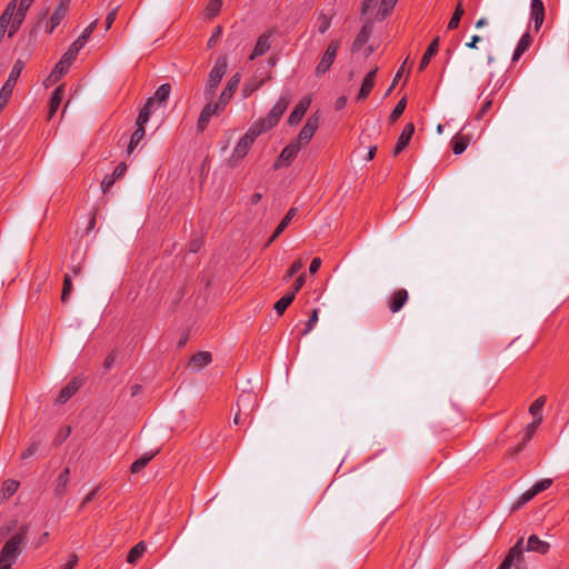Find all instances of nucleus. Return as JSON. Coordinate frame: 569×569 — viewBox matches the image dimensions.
Here are the masks:
<instances>
[{
  "label": "nucleus",
  "mask_w": 569,
  "mask_h": 569,
  "mask_svg": "<svg viewBox=\"0 0 569 569\" xmlns=\"http://www.w3.org/2000/svg\"><path fill=\"white\" fill-rule=\"evenodd\" d=\"M28 526H22L3 546L0 552V569H11L12 563L20 555L21 546L26 542L28 536Z\"/></svg>",
  "instance_id": "1"
},
{
  "label": "nucleus",
  "mask_w": 569,
  "mask_h": 569,
  "mask_svg": "<svg viewBox=\"0 0 569 569\" xmlns=\"http://www.w3.org/2000/svg\"><path fill=\"white\" fill-rule=\"evenodd\" d=\"M34 0H11L2 13H9V17L7 16V19L11 21L12 26L10 28V31L8 33L9 38H12L18 30L20 29L27 11L31 7Z\"/></svg>",
  "instance_id": "2"
},
{
  "label": "nucleus",
  "mask_w": 569,
  "mask_h": 569,
  "mask_svg": "<svg viewBox=\"0 0 569 569\" xmlns=\"http://www.w3.org/2000/svg\"><path fill=\"white\" fill-rule=\"evenodd\" d=\"M259 136V130L256 131V129H252L250 127L248 131L238 141L231 157L228 159V166L231 168L237 167L240 163V161L248 154L254 140Z\"/></svg>",
  "instance_id": "3"
},
{
  "label": "nucleus",
  "mask_w": 569,
  "mask_h": 569,
  "mask_svg": "<svg viewBox=\"0 0 569 569\" xmlns=\"http://www.w3.org/2000/svg\"><path fill=\"white\" fill-rule=\"evenodd\" d=\"M227 60L226 58H219L214 62V66L212 67L211 71L209 72L208 80L206 82V88L203 91V96L206 100L213 99L216 94V90L221 82L223 76L227 71Z\"/></svg>",
  "instance_id": "4"
},
{
  "label": "nucleus",
  "mask_w": 569,
  "mask_h": 569,
  "mask_svg": "<svg viewBox=\"0 0 569 569\" xmlns=\"http://www.w3.org/2000/svg\"><path fill=\"white\" fill-rule=\"evenodd\" d=\"M207 104L204 106V108L202 109L199 118H198V121H197V129L199 132H203L208 126V123L210 122L211 118L214 116V114H219L220 112H222L226 108L224 104H220V101H212L211 100H207Z\"/></svg>",
  "instance_id": "5"
},
{
  "label": "nucleus",
  "mask_w": 569,
  "mask_h": 569,
  "mask_svg": "<svg viewBox=\"0 0 569 569\" xmlns=\"http://www.w3.org/2000/svg\"><path fill=\"white\" fill-rule=\"evenodd\" d=\"M319 121L320 117L318 113L311 114L303 128L300 130L296 143L299 144V147L307 146L310 140L312 139L313 134L316 133L317 129L319 128Z\"/></svg>",
  "instance_id": "6"
},
{
  "label": "nucleus",
  "mask_w": 569,
  "mask_h": 569,
  "mask_svg": "<svg viewBox=\"0 0 569 569\" xmlns=\"http://www.w3.org/2000/svg\"><path fill=\"white\" fill-rule=\"evenodd\" d=\"M339 47H340V40H333L330 42V44L326 49L325 53L322 54L321 60L317 64V68H316L317 76H322L330 69V67L332 66V63L336 59Z\"/></svg>",
  "instance_id": "7"
},
{
  "label": "nucleus",
  "mask_w": 569,
  "mask_h": 569,
  "mask_svg": "<svg viewBox=\"0 0 569 569\" xmlns=\"http://www.w3.org/2000/svg\"><path fill=\"white\" fill-rule=\"evenodd\" d=\"M69 10V0H60L54 12L48 20L46 24V31L48 33H52L54 29L61 23V21L66 18Z\"/></svg>",
  "instance_id": "8"
},
{
  "label": "nucleus",
  "mask_w": 569,
  "mask_h": 569,
  "mask_svg": "<svg viewBox=\"0 0 569 569\" xmlns=\"http://www.w3.org/2000/svg\"><path fill=\"white\" fill-rule=\"evenodd\" d=\"M300 149L301 147H299V144H297L296 142L286 146L282 149L280 156L278 157V160L274 162L273 168L277 170L281 167L289 166L292 162V160L297 157Z\"/></svg>",
  "instance_id": "9"
},
{
  "label": "nucleus",
  "mask_w": 569,
  "mask_h": 569,
  "mask_svg": "<svg viewBox=\"0 0 569 569\" xmlns=\"http://www.w3.org/2000/svg\"><path fill=\"white\" fill-rule=\"evenodd\" d=\"M413 133H415V124L412 122H408L403 127V129L398 138V141L392 150L393 157H397L409 144Z\"/></svg>",
  "instance_id": "10"
},
{
  "label": "nucleus",
  "mask_w": 569,
  "mask_h": 569,
  "mask_svg": "<svg viewBox=\"0 0 569 569\" xmlns=\"http://www.w3.org/2000/svg\"><path fill=\"white\" fill-rule=\"evenodd\" d=\"M409 295L406 289H397L390 296L387 305L392 313L399 312L408 301Z\"/></svg>",
  "instance_id": "11"
},
{
  "label": "nucleus",
  "mask_w": 569,
  "mask_h": 569,
  "mask_svg": "<svg viewBox=\"0 0 569 569\" xmlns=\"http://www.w3.org/2000/svg\"><path fill=\"white\" fill-rule=\"evenodd\" d=\"M237 406L246 416H249L257 406V396L253 392L243 391L238 397Z\"/></svg>",
  "instance_id": "12"
},
{
  "label": "nucleus",
  "mask_w": 569,
  "mask_h": 569,
  "mask_svg": "<svg viewBox=\"0 0 569 569\" xmlns=\"http://www.w3.org/2000/svg\"><path fill=\"white\" fill-rule=\"evenodd\" d=\"M310 103H311V99L309 97H303L298 102V104L295 107V109L291 111V113L288 118V123L290 126H295V124L299 123L302 120V118L305 117L307 110L309 109Z\"/></svg>",
  "instance_id": "13"
},
{
  "label": "nucleus",
  "mask_w": 569,
  "mask_h": 569,
  "mask_svg": "<svg viewBox=\"0 0 569 569\" xmlns=\"http://www.w3.org/2000/svg\"><path fill=\"white\" fill-rule=\"evenodd\" d=\"M272 36L271 31L263 32L257 40L256 46L249 56V60H254L258 57L263 56L271 47L270 38Z\"/></svg>",
  "instance_id": "14"
},
{
  "label": "nucleus",
  "mask_w": 569,
  "mask_h": 569,
  "mask_svg": "<svg viewBox=\"0 0 569 569\" xmlns=\"http://www.w3.org/2000/svg\"><path fill=\"white\" fill-rule=\"evenodd\" d=\"M530 19L533 21V28L539 31L545 20V4L542 0H531Z\"/></svg>",
  "instance_id": "15"
},
{
  "label": "nucleus",
  "mask_w": 569,
  "mask_h": 569,
  "mask_svg": "<svg viewBox=\"0 0 569 569\" xmlns=\"http://www.w3.org/2000/svg\"><path fill=\"white\" fill-rule=\"evenodd\" d=\"M24 69V62L21 60V59H18L10 73H9V77L8 79L6 80L4 84L2 86L1 89L6 90V91H9L12 93L16 84H17V81L22 72V70Z\"/></svg>",
  "instance_id": "16"
},
{
  "label": "nucleus",
  "mask_w": 569,
  "mask_h": 569,
  "mask_svg": "<svg viewBox=\"0 0 569 569\" xmlns=\"http://www.w3.org/2000/svg\"><path fill=\"white\" fill-rule=\"evenodd\" d=\"M377 71H378V68H373L366 74V77L361 83L359 93L357 96L358 101L365 100L370 94L372 88L375 87Z\"/></svg>",
  "instance_id": "17"
},
{
  "label": "nucleus",
  "mask_w": 569,
  "mask_h": 569,
  "mask_svg": "<svg viewBox=\"0 0 569 569\" xmlns=\"http://www.w3.org/2000/svg\"><path fill=\"white\" fill-rule=\"evenodd\" d=\"M522 541L523 539L518 540V542L509 550L507 557L498 569H510L515 560L519 561L522 559Z\"/></svg>",
  "instance_id": "18"
},
{
  "label": "nucleus",
  "mask_w": 569,
  "mask_h": 569,
  "mask_svg": "<svg viewBox=\"0 0 569 569\" xmlns=\"http://www.w3.org/2000/svg\"><path fill=\"white\" fill-rule=\"evenodd\" d=\"M240 82V74H233L219 97L220 104L227 106L236 92Z\"/></svg>",
  "instance_id": "19"
},
{
  "label": "nucleus",
  "mask_w": 569,
  "mask_h": 569,
  "mask_svg": "<svg viewBox=\"0 0 569 569\" xmlns=\"http://www.w3.org/2000/svg\"><path fill=\"white\" fill-rule=\"evenodd\" d=\"M81 383L77 379L70 381L66 387H63L59 395L57 396L56 402L59 405L66 403L76 392L79 390Z\"/></svg>",
  "instance_id": "20"
},
{
  "label": "nucleus",
  "mask_w": 569,
  "mask_h": 569,
  "mask_svg": "<svg viewBox=\"0 0 569 569\" xmlns=\"http://www.w3.org/2000/svg\"><path fill=\"white\" fill-rule=\"evenodd\" d=\"M279 120L280 118L270 111L266 118L256 121L251 128L256 129V131L259 130V134H261L277 126Z\"/></svg>",
  "instance_id": "21"
},
{
  "label": "nucleus",
  "mask_w": 569,
  "mask_h": 569,
  "mask_svg": "<svg viewBox=\"0 0 569 569\" xmlns=\"http://www.w3.org/2000/svg\"><path fill=\"white\" fill-rule=\"evenodd\" d=\"M63 97H64V87L61 84V86H58L51 94V98L49 101V112H48L49 119H51L54 116V113L57 112V110L59 109V107L63 100Z\"/></svg>",
  "instance_id": "22"
},
{
  "label": "nucleus",
  "mask_w": 569,
  "mask_h": 569,
  "mask_svg": "<svg viewBox=\"0 0 569 569\" xmlns=\"http://www.w3.org/2000/svg\"><path fill=\"white\" fill-rule=\"evenodd\" d=\"M550 549V545L547 541H542L538 536L531 535L527 541V550L535 551L540 555H546Z\"/></svg>",
  "instance_id": "23"
},
{
  "label": "nucleus",
  "mask_w": 569,
  "mask_h": 569,
  "mask_svg": "<svg viewBox=\"0 0 569 569\" xmlns=\"http://www.w3.org/2000/svg\"><path fill=\"white\" fill-rule=\"evenodd\" d=\"M371 31L372 27L370 24L362 26L352 43V52L359 51L368 42Z\"/></svg>",
  "instance_id": "24"
},
{
  "label": "nucleus",
  "mask_w": 569,
  "mask_h": 569,
  "mask_svg": "<svg viewBox=\"0 0 569 569\" xmlns=\"http://www.w3.org/2000/svg\"><path fill=\"white\" fill-rule=\"evenodd\" d=\"M542 422V416H539L538 418L533 419V421L531 423H529L526 428V432H525V436L522 438V442L515 449L513 453H518L519 451L522 450V448L525 447V445L531 440V438L533 437L537 428L539 427V425Z\"/></svg>",
  "instance_id": "25"
},
{
  "label": "nucleus",
  "mask_w": 569,
  "mask_h": 569,
  "mask_svg": "<svg viewBox=\"0 0 569 569\" xmlns=\"http://www.w3.org/2000/svg\"><path fill=\"white\" fill-rule=\"evenodd\" d=\"M531 43H532V39H531V36L529 34V32L523 33L515 49V52L512 56V61L513 62L518 61L520 59V57L529 49Z\"/></svg>",
  "instance_id": "26"
},
{
  "label": "nucleus",
  "mask_w": 569,
  "mask_h": 569,
  "mask_svg": "<svg viewBox=\"0 0 569 569\" xmlns=\"http://www.w3.org/2000/svg\"><path fill=\"white\" fill-rule=\"evenodd\" d=\"M439 49V38H435L429 47L427 48L426 52L423 53L420 63H419V70L422 71L429 64L431 58L438 52Z\"/></svg>",
  "instance_id": "27"
},
{
  "label": "nucleus",
  "mask_w": 569,
  "mask_h": 569,
  "mask_svg": "<svg viewBox=\"0 0 569 569\" xmlns=\"http://www.w3.org/2000/svg\"><path fill=\"white\" fill-rule=\"evenodd\" d=\"M212 360L211 353L208 351H200L193 355L190 359V366L194 369H202L207 367Z\"/></svg>",
  "instance_id": "28"
},
{
  "label": "nucleus",
  "mask_w": 569,
  "mask_h": 569,
  "mask_svg": "<svg viewBox=\"0 0 569 569\" xmlns=\"http://www.w3.org/2000/svg\"><path fill=\"white\" fill-rule=\"evenodd\" d=\"M70 469L64 468L56 480L54 493L59 497H62L66 492L67 485L69 482Z\"/></svg>",
  "instance_id": "29"
},
{
  "label": "nucleus",
  "mask_w": 569,
  "mask_h": 569,
  "mask_svg": "<svg viewBox=\"0 0 569 569\" xmlns=\"http://www.w3.org/2000/svg\"><path fill=\"white\" fill-rule=\"evenodd\" d=\"M158 453V451L154 452H146L140 458L134 460L131 463L130 471L131 473H138L140 472L150 461L151 459Z\"/></svg>",
  "instance_id": "30"
},
{
  "label": "nucleus",
  "mask_w": 569,
  "mask_h": 569,
  "mask_svg": "<svg viewBox=\"0 0 569 569\" xmlns=\"http://www.w3.org/2000/svg\"><path fill=\"white\" fill-rule=\"evenodd\" d=\"M470 138L463 134H457L451 140V147L455 154H461L468 147Z\"/></svg>",
  "instance_id": "31"
},
{
  "label": "nucleus",
  "mask_w": 569,
  "mask_h": 569,
  "mask_svg": "<svg viewBox=\"0 0 569 569\" xmlns=\"http://www.w3.org/2000/svg\"><path fill=\"white\" fill-rule=\"evenodd\" d=\"M171 93V84L170 83H163L156 90L154 94L150 97V99H153V102H158L160 104H163L169 99V96Z\"/></svg>",
  "instance_id": "32"
},
{
  "label": "nucleus",
  "mask_w": 569,
  "mask_h": 569,
  "mask_svg": "<svg viewBox=\"0 0 569 569\" xmlns=\"http://www.w3.org/2000/svg\"><path fill=\"white\" fill-rule=\"evenodd\" d=\"M153 106H154V102H153V99H148L144 103V106L140 109V112H139V116H138V119H137V124H146L149 119H150V116L152 113V109H153Z\"/></svg>",
  "instance_id": "33"
},
{
  "label": "nucleus",
  "mask_w": 569,
  "mask_h": 569,
  "mask_svg": "<svg viewBox=\"0 0 569 569\" xmlns=\"http://www.w3.org/2000/svg\"><path fill=\"white\" fill-rule=\"evenodd\" d=\"M146 134L144 124H137V129L132 133L130 138V142L128 146V153H131L134 148L140 143V141L143 139Z\"/></svg>",
  "instance_id": "34"
},
{
  "label": "nucleus",
  "mask_w": 569,
  "mask_h": 569,
  "mask_svg": "<svg viewBox=\"0 0 569 569\" xmlns=\"http://www.w3.org/2000/svg\"><path fill=\"white\" fill-rule=\"evenodd\" d=\"M19 486H20L19 481L13 480V479H7L2 483V488H1L2 497L4 499L11 498L18 491Z\"/></svg>",
  "instance_id": "35"
},
{
  "label": "nucleus",
  "mask_w": 569,
  "mask_h": 569,
  "mask_svg": "<svg viewBox=\"0 0 569 569\" xmlns=\"http://www.w3.org/2000/svg\"><path fill=\"white\" fill-rule=\"evenodd\" d=\"M144 551H146L144 542L143 541L138 542L136 546H133L130 549V551L127 556V561L129 563H136L142 557Z\"/></svg>",
  "instance_id": "36"
},
{
  "label": "nucleus",
  "mask_w": 569,
  "mask_h": 569,
  "mask_svg": "<svg viewBox=\"0 0 569 569\" xmlns=\"http://www.w3.org/2000/svg\"><path fill=\"white\" fill-rule=\"evenodd\" d=\"M295 300L293 292H287L282 298H280L274 303V310L279 316H282L283 312L287 310V308Z\"/></svg>",
  "instance_id": "37"
},
{
  "label": "nucleus",
  "mask_w": 569,
  "mask_h": 569,
  "mask_svg": "<svg viewBox=\"0 0 569 569\" xmlns=\"http://www.w3.org/2000/svg\"><path fill=\"white\" fill-rule=\"evenodd\" d=\"M463 13H465V9L462 7L461 1H459L453 11L451 19L448 22V27H447L448 30H455L459 27V23H460V20L462 18Z\"/></svg>",
  "instance_id": "38"
},
{
  "label": "nucleus",
  "mask_w": 569,
  "mask_h": 569,
  "mask_svg": "<svg viewBox=\"0 0 569 569\" xmlns=\"http://www.w3.org/2000/svg\"><path fill=\"white\" fill-rule=\"evenodd\" d=\"M289 103H290V98L282 96L274 103V106L272 107V109L270 111L273 112L278 118L281 119V117L284 113V111L287 110Z\"/></svg>",
  "instance_id": "39"
},
{
  "label": "nucleus",
  "mask_w": 569,
  "mask_h": 569,
  "mask_svg": "<svg viewBox=\"0 0 569 569\" xmlns=\"http://www.w3.org/2000/svg\"><path fill=\"white\" fill-rule=\"evenodd\" d=\"M406 106H407V99H406V97H403L402 99H400L398 101V103L396 104V107L393 108V110L391 111V113L389 116V121L391 123H395L402 116V113L406 109Z\"/></svg>",
  "instance_id": "40"
},
{
  "label": "nucleus",
  "mask_w": 569,
  "mask_h": 569,
  "mask_svg": "<svg viewBox=\"0 0 569 569\" xmlns=\"http://www.w3.org/2000/svg\"><path fill=\"white\" fill-rule=\"evenodd\" d=\"M546 403V398L543 396L537 398L529 407V412L533 416V419L541 416V410Z\"/></svg>",
  "instance_id": "41"
},
{
  "label": "nucleus",
  "mask_w": 569,
  "mask_h": 569,
  "mask_svg": "<svg viewBox=\"0 0 569 569\" xmlns=\"http://www.w3.org/2000/svg\"><path fill=\"white\" fill-rule=\"evenodd\" d=\"M397 1L398 0H381L380 9L378 12V16L380 17V19H385L386 17H388L390 14V12L393 9V7L396 6Z\"/></svg>",
  "instance_id": "42"
},
{
  "label": "nucleus",
  "mask_w": 569,
  "mask_h": 569,
  "mask_svg": "<svg viewBox=\"0 0 569 569\" xmlns=\"http://www.w3.org/2000/svg\"><path fill=\"white\" fill-rule=\"evenodd\" d=\"M72 291V281L71 276L69 273L64 274L63 278V286H62V292H61V301L64 303L68 301L70 295Z\"/></svg>",
  "instance_id": "43"
},
{
  "label": "nucleus",
  "mask_w": 569,
  "mask_h": 569,
  "mask_svg": "<svg viewBox=\"0 0 569 569\" xmlns=\"http://www.w3.org/2000/svg\"><path fill=\"white\" fill-rule=\"evenodd\" d=\"M222 7V0H210L206 8L208 17H216Z\"/></svg>",
  "instance_id": "44"
},
{
  "label": "nucleus",
  "mask_w": 569,
  "mask_h": 569,
  "mask_svg": "<svg viewBox=\"0 0 569 569\" xmlns=\"http://www.w3.org/2000/svg\"><path fill=\"white\" fill-rule=\"evenodd\" d=\"M70 433H71V427H66V428L60 429L57 432V435L52 441L53 446H56V447L61 446L67 440V438L70 436Z\"/></svg>",
  "instance_id": "45"
},
{
  "label": "nucleus",
  "mask_w": 569,
  "mask_h": 569,
  "mask_svg": "<svg viewBox=\"0 0 569 569\" xmlns=\"http://www.w3.org/2000/svg\"><path fill=\"white\" fill-rule=\"evenodd\" d=\"M303 267V261L301 259L296 260L286 271L283 276V281H288L291 279L301 268Z\"/></svg>",
  "instance_id": "46"
},
{
  "label": "nucleus",
  "mask_w": 569,
  "mask_h": 569,
  "mask_svg": "<svg viewBox=\"0 0 569 569\" xmlns=\"http://www.w3.org/2000/svg\"><path fill=\"white\" fill-rule=\"evenodd\" d=\"M39 447H40V440H33L27 447V449L21 452L20 458L22 460L29 459L30 457H32L38 451Z\"/></svg>",
  "instance_id": "47"
},
{
  "label": "nucleus",
  "mask_w": 569,
  "mask_h": 569,
  "mask_svg": "<svg viewBox=\"0 0 569 569\" xmlns=\"http://www.w3.org/2000/svg\"><path fill=\"white\" fill-rule=\"evenodd\" d=\"M331 17L325 14V13H320L319 17H318V22H319V26H318V30L320 33H325L328 31V29L330 28L331 26Z\"/></svg>",
  "instance_id": "48"
},
{
  "label": "nucleus",
  "mask_w": 569,
  "mask_h": 569,
  "mask_svg": "<svg viewBox=\"0 0 569 569\" xmlns=\"http://www.w3.org/2000/svg\"><path fill=\"white\" fill-rule=\"evenodd\" d=\"M492 96H493V92H491V93L489 94V98H488V99L482 103V106H481L480 110L478 111V113H477V116H476V119H477V120L482 119V118L485 117V114H486L487 112H489V110L491 109V107H492V102H493V98H492Z\"/></svg>",
  "instance_id": "49"
},
{
  "label": "nucleus",
  "mask_w": 569,
  "mask_h": 569,
  "mask_svg": "<svg viewBox=\"0 0 569 569\" xmlns=\"http://www.w3.org/2000/svg\"><path fill=\"white\" fill-rule=\"evenodd\" d=\"M537 496V493L532 492V487L525 491L517 500L513 508H520L525 503L529 502L531 499H533Z\"/></svg>",
  "instance_id": "50"
},
{
  "label": "nucleus",
  "mask_w": 569,
  "mask_h": 569,
  "mask_svg": "<svg viewBox=\"0 0 569 569\" xmlns=\"http://www.w3.org/2000/svg\"><path fill=\"white\" fill-rule=\"evenodd\" d=\"M551 485H552L551 479H542L532 486V492L538 495V493L547 490Z\"/></svg>",
  "instance_id": "51"
},
{
  "label": "nucleus",
  "mask_w": 569,
  "mask_h": 569,
  "mask_svg": "<svg viewBox=\"0 0 569 569\" xmlns=\"http://www.w3.org/2000/svg\"><path fill=\"white\" fill-rule=\"evenodd\" d=\"M317 321H318V309H313L307 323H306V328H305L302 335L309 333L312 330L313 326L317 323Z\"/></svg>",
  "instance_id": "52"
},
{
  "label": "nucleus",
  "mask_w": 569,
  "mask_h": 569,
  "mask_svg": "<svg viewBox=\"0 0 569 569\" xmlns=\"http://www.w3.org/2000/svg\"><path fill=\"white\" fill-rule=\"evenodd\" d=\"M297 212V208H290L278 226H282V228L286 230L290 221L296 217Z\"/></svg>",
  "instance_id": "53"
},
{
  "label": "nucleus",
  "mask_w": 569,
  "mask_h": 569,
  "mask_svg": "<svg viewBox=\"0 0 569 569\" xmlns=\"http://www.w3.org/2000/svg\"><path fill=\"white\" fill-rule=\"evenodd\" d=\"M306 282V273H301L297 277L292 284V289L289 292H293V298H296V293L303 287Z\"/></svg>",
  "instance_id": "54"
},
{
  "label": "nucleus",
  "mask_w": 569,
  "mask_h": 569,
  "mask_svg": "<svg viewBox=\"0 0 569 569\" xmlns=\"http://www.w3.org/2000/svg\"><path fill=\"white\" fill-rule=\"evenodd\" d=\"M87 43V40L84 37L79 36L69 47V50H71L74 53H79V51L84 47Z\"/></svg>",
  "instance_id": "55"
},
{
  "label": "nucleus",
  "mask_w": 569,
  "mask_h": 569,
  "mask_svg": "<svg viewBox=\"0 0 569 569\" xmlns=\"http://www.w3.org/2000/svg\"><path fill=\"white\" fill-rule=\"evenodd\" d=\"M77 53L68 49V51L60 59V64L71 66L77 58Z\"/></svg>",
  "instance_id": "56"
},
{
  "label": "nucleus",
  "mask_w": 569,
  "mask_h": 569,
  "mask_svg": "<svg viewBox=\"0 0 569 569\" xmlns=\"http://www.w3.org/2000/svg\"><path fill=\"white\" fill-rule=\"evenodd\" d=\"M116 180L117 179L112 174L111 176H106L103 178V180L101 181L102 192L106 193L107 191H109V189L113 186Z\"/></svg>",
  "instance_id": "57"
},
{
  "label": "nucleus",
  "mask_w": 569,
  "mask_h": 569,
  "mask_svg": "<svg viewBox=\"0 0 569 569\" xmlns=\"http://www.w3.org/2000/svg\"><path fill=\"white\" fill-rule=\"evenodd\" d=\"M69 66L60 64V61L56 64L53 71L51 72V77L56 79L64 74L69 70Z\"/></svg>",
  "instance_id": "58"
},
{
  "label": "nucleus",
  "mask_w": 569,
  "mask_h": 569,
  "mask_svg": "<svg viewBox=\"0 0 569 569\" xmlns=\"http://www.w3.org/2000/svg\"><path fill=\"white\" fill-rule=\"evenodd\" d=\"M12 93L9 91H6L3 89L0 90V112L4 109V107L10 101Z\"/></svg>",
  "instance_id": "59"
},
{
  "label": "nucleus",
  "mask_w": 569,
  "mask_h": 569,
  "mask_svg": "<svg viewBox=\"0 0 569 569\" xmlns=\"http://www.w3.org/2000/svg\"><path fill=\"white\" fill-rule=\"evenodd\" d=\"M119 7L113 8L106 18V30H109L117 18Z\"/></svg>",
  "instance_id": "60"
},
{
  "label": "nucleus",
  "mask_w": 569,
  "mask_h": 569,
  "mask_svg": "<svg viewBox=\"0 0 569 569\" xmlns=\"http://www.w3.org/2000/svg\"><path fill=\"white\" fill-rule=\"evenodd\" d=\"M79 561V558L76 553L69 556L68 561L60 567V569H73Z\"/></svg>",
  "instance_id": "61"
},
{
  "label": "nucleus",
  "mask_w": 569,
  "mask_h": 569,
  "mask_svg": "<svg viewBox=\"0 0 569 569\" xmlns=\"http://www.w3.org/2000/svg\"><path fill=\"white\" fill-rule=\"evenodd\" d=\"M98 19L93 20L84 30L83 32L80 34L81 37H84L86 40L88 41L89 38L91 37L93 30L96 29L97 24H98Z\"/></svg>",
  "instance_id": "62"
},
{
  "label": "nucleus",
  "mask_w": 569,
  "mask_h": 569,
  "mask_svg": "<svg viewBox=\"0 0 569 569\" xmlns=\"http://www.w3.org/2000/svg\"><path fill=\"white\" fill-rule=\"evenodd\" d=\"M127 171V164L124 162H120L113 170V173L112 176L116 178V179H119L121 178Z\"/></svg>",
  "instance_id": "63"
},
{
  "label": "nucleus",
  "mask_w": 569,
  "mask_h": 569,
  "mask_svg": "<svg viewBox=\"0 0 569 569\" xmlns=\"http://www.w3.org/2000/svg\"><path fill=\"white\" fill-rule=\"evenodd\" d=\"M220 34H221V27H217L216 31L211 34V37L208 40L209 48H212L213 46H216Z\"/></svg>",
  "instance_id": "64"
}]
</instances>
